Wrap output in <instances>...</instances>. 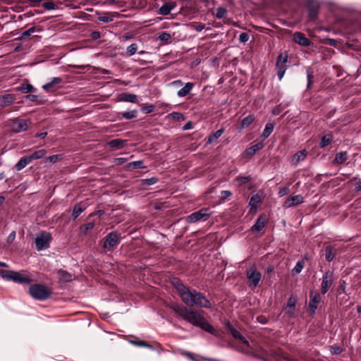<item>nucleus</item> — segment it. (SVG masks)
<instances>
[{
	"label": "nucleus",
	"instance_id": "4be33fe9",
	"mask_svg": "<svg viewBox=\"0 0 361 361\" xmlns=\"http://www.w3.org/2000/svg\"><path fill=\"white\" fill-rule=\"evenodd\" d=\"M31 161L28 156L23 157L16 164L15 169L17 171H21Z\"/></svg>",
	"mask_w": 361,
	"mask_h": 361
},
{
	"label": "nucleus",
	"instance_id": "6e6d98bb",
	"mask_svg": "<svg viewBox=\"0 0 361 361\" xmlns=\"http://www.w3.org/2000/svg\"><path fill=\"white\" fill-rule=\"evenodd\" d=\"M237 181L240 184V185H243V184H245L246 183H247L248 181H250L251 180V176H240V177H238L236 178Z\"/></svg>",
	"mask_w": 361,
	"mask_h": 361
},
{
	"label": "nucleus",
	"instance_id": "5701e85b",
	"mask_svg": "<svg viewBox=\"0 0 361 361\" xmlns=\"http://www.w3.org/2000/svg\"><path fill=\"white\" fill-rule=\"evenodd\" d=\"M348 159V153L346 152H340L336 154L334 159V164H341Z\"/></svg>",
	"mask_w": 361,
	"mask_h": 361
},
{
	"label": "nucleus",
	"instance_id": "f8f14e48",
	"mask_svg": "<svg viewBox=\"0 0 361 361\" xmlns=\"http://www.w3.org/2000/svg\"><path fill=\"white\" fill-rule=\"evenodd\" d=\"M293 39L296 44L305 47H310L312 44L303 33L300 32H296L293 34Z\"/></svg>",
	"mask_w": 361,
	"mask_h": 361
},
{
	"label": "nucleus",
	"instance_id": "72a5a7b5",
	"mask_svg": "<svg viewBox=\"0 0 361 361\" xmlns=\"http://www.w3.org/2000/svg\"><path fill=\"white\" fill-rule=\"evenodd\" d=\"M307 156V151L305 149H302L297 152L294 154L293 158V161L295 163H298L305 159Z\"/></svg>",
	"mask_w": 361,
	"mask_h": 361
},
{
	"label": "nucleus",
	"instance_id": "423d86ee",
	"mask_svg": "<svg viewBox=\"0 0 361 361\" xmlns=\"http://www.w3.org/2000/svg\"><path fill=\"white\" fill-rule=\"evenodd\" d=\"M28 120L20 118H15L8 121V126L11 131L15 133L26 130L28 128Z\"/></svg>",
	"mask_w": 361,
	"mask_h": 361
},
{
	"label": "nucleus",
	"instance_id": "1a4fd4ad",
	"mask_svg": "<svg viewBox=\"0 0 361 361\" xmlns=\"http://www.w3.org/2000/svg\"><path fill=\"white\" fill-rule=\"evenodd\" d=\"M120 243V238L117 232L112 231L105 238L103 247L105 250H111Z\"/></svg>",
	"mask_w": 361,
	"mask_h": 361
},
{
	"label": "nucleus",
	"instance_id": "39448f33",
	"mask_svg": "<svg viewBox=\"0 0 361 361\" xmlns=\"http://www.w3.org/2000/svg\"><path fill=\"white\" fill-rule=\"evenodd\" d=\"M211 214L212 213L209 212V209L204 207L188 216L186 221L190 224H193L199 221H206Z\"/></svg>",
	"mask_w": 361,
	"mask_h": 361
},
{
	"label": "nucleus",
	"instance_id": "393cba45",
	"mask_svg": "<svg viewBox=\"0 0 361 361\" xmlns=\"http://www.w3.org/2000/svg\"><path fill=\"white\" fill-rule=\"evenodd\" d=\"M336 255V250L331 245L325 247V259L327 262L333 261Z\"/></svg>",
	"mask_w": 361,
	"mask_h": 361
},
{
	"label": "nucleus",
	"instance_id": "052dcab7",
	"mask_svg": "<svg viewBox=\"0 0 361 361\" xmlns=\"http://www.w3.org/2000/svg\"><path fill=\"white\" fill-rule=\"evenodd\" d=\"M295 309H286L285 308V315H286L288 318H293L295 316Z\"/></svg>",
	"mask_w": 361,
	"mask_h": 361
},
{
	"label": "nucleus",
	"instance_id": "e2e57ef3",
	"mask_svg": "<svg viewBox=\"0 0 361 361\" xmlns=\"http://www.w3.org/2000/svg\"><path fill=\"white\" fill-rule=\"evenodd\" d=\"M338 291L339 294L344 293L345 292V281H340V285H339Z\"/></svg>",
	"mask_w": 361,
	"mask_h": 361
},
{
	"label": "nucleus",
	"instance_id": "ea45409f",
	"mask_svg": "<svg viewBox=\"0 0 361 361\" xmlns=\"http://www.w3.org/2000/svg\"><path fill=\"white\" fill-rule=\"evenodd\" d=\"M329 350L332 355H339L343 352V348L338 345H334L330 346Z\"/></svg>",
	"mask_w": 361,
	"mask_h": 361
},
{
	"label": "nucleus",
	"instance_id": "c03bdc74",
	"mask_svg": "<svg viewBox=\"0 0 361 361\" xmlns=\"http://www.w3.org/2000/svg\"><path fill=\"white\" fill-rule=\"evenodd\" d=\"M158 178L156 177H152L150 178H145L141 180L142 185H152L157 183Z\"/></svg>",
	"mask_w": 361,
	"mask_h": 361
},
{
	"label": "nucleus",
	"instance_id": "a19ab883",
	"mask_svg": "<svg viewBox=\"0 0 361 361\" xmlns=\"http://www.w3.org/2000/svg\"><path fill=\"white\" fill-rule=\"evenodd\" d=\"M227 13V10L224 7H219L216 10L215 16L218 19L223 18Z\"/></svg>",
	"mask_w": 361,
	"mask_h": 361
},
{
	"label": "nucleus",
	"instance_id": "f3484780",
	"mask_svg": "<svg viewBox=\"0 0 361 361\" xmlns=\"http://www.w3.org/2000/svg\"><path fill=\"white\" fill-rule=\"evenodd\" d=\"M63 82V79L60 77L53 78L50 82L42 85V89L46 92H51L53 89L61 85Z\"/></svg>",
	"mask_w": 361,
	"mask_h": 361
},
{
	"label": "nucleus",
	"instance_id": "7ed1b4c3",
	"mask_svg": "<svg viewBox=\"0 0 361 361\" xmlns=\"http://www.w3.org/2000/svg\"><path fill=\"white\" fill-rule=\"evenodd\" d=\"M30 295L35 300H45L49 298L51 294V291L47 286L42 284H32L29 287L28 290Z\"/></svg>",
	"mask_w": 361,
	"mask_h": 361
},
{
	"label": "nucleus",
	"instance_id": "473e14b6",
	"mask_svg": "<svg viewBox=\"0 0 361 361\" xmlns=\"http://www.w3.org/2000/svg\"><path fill=\"white\" fill-rule=\"evenodd\" d=\"M129 343H130L131 344H133L134 345L138 346V347H145V348H148L152 350L154 349V347L151 344H149V343H147L145 341L130 340Z\"/></svg>",
	"mask_w": 361,
	"mask_h": 361
},
{
	"label": "nucleus",
	"instance_id": "b1692460",
	"mask_svg": "<svg viewBox=\"0 0 361 361\" xmlns=\"http://www.w3.org/2000/svg\"><path fill=\"white\" fill-rule=\"evenodd\" d=\"M59 279L62 282H68L71 281L72 276L67 271L60 269L57 271Z\"/></svg>",
	"mask_w": 361,
	"mask_h": 361
},
{
	"label": "nucleus",
	"instance_id": "5fc2aeb1",
	"mask_svg": "<svg viewBox=\"0 0 361 361\" xmlns=\"http://www.w3.org/2000/svg\"><path fill=\"white\" fill-rule=\"evenodd\" d=\"M171 38V35L166 32H161L159 36V39L162 42H168Z\"/></svg>",
	"mask_w": 361,
	"mask_h": 361
},
{
	"label": "nucleus",
	"instance_id": "2eb2a0df",
	"mask_svg": "<svg viewBox=\"0 0 361 361\" xmlns=\"http://www.w3.org/2000/svg\"><path fill=\"white\" fill-rule=\"evenodd\" d=\"M304 202V198L300 195H297L288 197L283 204V206L286 208L297 206L302 204Z\"/></svg>",
	"mask_w": 361,
	"mask_h": 361
},
{
	"label": "nucleus",
	"instance_id": "a211bd4d",
	"mask_svg": "<svg viewBox=\"0 0 361 361\" xmlns=\"http://www.w3.org/2000/svg\"><path fill=\"white\" fill-rule=\"evenodd\" d=\"M195 84L191 82L185 83V85L177 92L178 97H183L188 95L194 87Z\"/></svg>",
	"mask_w": 361,
	"mask_h": 361
},
{
	"label": "nucleus",
	"instance_id": "412c9836",
	"mask_svg": "<svg viewBox=\"0 0 361 361\" xmlns=\"http://www.w3.org/2000/svg\"><path fill=\"white\" fill-rule=\"evenodd\" d=\"M126 140L121 139H114L108 142V145L113 149H122L126 143Z\"/></svg>",
	"mask_w": 361,
	"mask_h": 361
},
{
	"label": "nucleus",
	"instance_id": "4c0bfd02",
	"mask_svg": "<svg viewBox=\"0 0 361 361\" xmlns=\"http://www.w3.org/2000/svg\"><path fill=\"white\" fill-rule=\"evenodd\" d=\"M120 114L125 119L129 120L135 118L137 116V111L136 109H134L129 111L121 112Z\"/></svg>",
	"mask_w": 361,
	"mask_h": 361
},
{
	"label": "nucleus",
	"instance_id": "69168bd1",
	"mask_svg": "<svg viewBox=\"0 0 361 361\" xmlns=\"http://www.w3.org/2000/svg\"><path fill=\"white\" fill-rule=\"evenodd\" d=\"M25 99L31 102H37L38 96L35 94H27L25 96Z\"/></svg>",
	"mask_w": 361,
	"mask_h": 361
},
{
	"label": "nucleus",
	"instance_id": "a18cd8bd",
	"mask_svg": "<svg viewBox=\"0 0 361 361\" xmlns=\"http://www.w3.org/2000/svg\"><path fill=\"white\" fill-rule=\"evenodd\" d=\"M98 20L101 22L107 23L112 22L114 20V18L111 15L105 14L104 16H99Z\"/></svg>",
	"mask_w": 361,
	"mask_h": 361
},
{
	"label": "nucleus",
	"instance_id": "13d9d810",
	"mask_svg": "<svg viewBox=\"0 0 361 361\" xmlns=\"http://www.w3.org/2000/svg\"><path fill=\"white\" fill-rule=\"evenodd\" d=\"M181 355L188 357V359H190L192 361H198V360H195V357H193V353H192L190 352L183 350L181 352Z\"/></svg>",
	"mask_w": 361,
	"mask_h": 361
},
{
	"label": "nucleus",
	"instance_id": "3c124183",
	"mask_svg": "<svg viewBox=\"0 0 361 361\" xmlns=\"http://www.w3.org/2000/svg\"><path fill=\"white\" fill-rule=\"evenodd\" d=\"M35 32V27H32L29 28L28 30H27L26 31L22 32L20 35V38L21 39L27 38V37H30Z\"/></svg>",
	"mask_w": 361,
	"mask_h": 361
},
{
	"label": "nucleus",
	"instance_id": "c85d7f7f",
	"mask_svg": "<svg viewBox=\"0 0 361 361\" xmlns=\"http://www.w3.org/2000/svg\"><path fill=\"white\" fill-rule=\"evenodd\" d=\"M255 120V116L252 114H250L245 117L240 122V127L241 129L248 127Z\"/></svg>",
	"mask_w": 361,
	"mask_h": 361
},
{
	"label": "nucleus",
	"instance_id": "aec40b11",
	"mask_svg": "<svg viewBox=\"0 0 361 361\" xmlns=\"http://www.w3.org/2000/svg\"><path fill=\"white\" fill-rule=\"evenodd\" d=\"M263 147L264 144L262 142H259L247 149L245 153L249 157H252L257 151L262 149Z\"/></svg>",
	"mask_w": 361,
	"mask_h": 361
},
{
	"label": "nucleus",
	"instance_id": "49530a36",
	"mask_svg": "<svg viewBox=\"0 0 361 361\" xmlns=\"http://www.w3.org/2000/svg\"><path fill=\"white\" fill-rule=\"evenodd\" d=\"M11 270L0 269V276L6 281H10Z\"/></svg>",
	"mask_w": 361,
	"mask_h": 361
},
{
	"label": "nucleus",
	"instance_id": "680f3d73",
	"mask_svg": "<svg viewBox=\"0 0 361 361\" xmlns=\"http://www.w3.org/2000/svg\"><path fill=\"white\" fill-rule=\"evenodd\" d=\"M44 8L47 10H53L55 8V4L52 1H48L43 4Z\"/></svg>",
	"mask_w": 361,
	"mask_h": 361
},
{
	"label": "nucleus",
	"instance_id": "2f4dec72",
	"mask_svg": "<svg viewBox=\"0 0 361 361\" xmlns=\"http://www.w3.org/2000/svg\"><path fill=\"white\" fill-rule=\"evenodd\" d=\"M145 168V166L144 165V162L141 160L130 162L127 165V169L129 170Z\"/></svg>",
	"mask_w": 361,
	"mask_h": 361
},
{
	"label": "nucleus",
	"instance_id": "4468645a",
	"mask_svg": "<svg viewBox=\"0 0 361 361\" xmlns=\"http://www.w3.org/2000/svg\"><path fill=\"white\" fill-rule=\"evenodd\" d=\"M321 297L318 293L311 292L310 294L309 307L312 314H314L317 305L320 302Z\"/></svg>",
	"mask_w": 361,
	"mask_h": 361
},
{
	"label": "nucleus",
	"instance_id": "9b49d317",
	"mask_svg": "<svg viewBox=\"0 0 361 361\" xmlns=\"http://www.w3.org/2000/svg\"><path fill=\"white\" fill-rule=\"evenodd\" d=\"M247 277L250 286L256 287L261 280L262 274L255 267H252L247 271Z\"/></svg>",
	"mask_w": 361,
	"mask_h": 361
},
{
	"label": "nucleus",
	"instance_id": "4d7b16f0",
	"mask_svg": "<svg viewBox=\"0 0 361 361\" xmlns=\"http://www.w3.org/2000/svg\"><path fill=\"white\" fill-rule=\"evenodd\" d=\"M249 39L250 36L247 32H242L239 36V40L243 43L247 42L249 40Z\"/></svg>",
	"mask_w": 361,
	"mask_h": 361
},
{
	"label": "nucleus",
	"instance_id": "bb28decb",
	"mask_svg": "<svg viewBox=\"0 0 361 361\" xmlns=\"http://www.w3.org/2000/svg\"><path fill=\"white\" fill-rule=\"evenodd\" d=\"M265 224H266L265 221L262 219V216H259L257 219L255 224L252 226L251 229L252 231H260L264 228V227L265 226Z\"/></svg>",
	"mask_w": 361,
	"mask_h": 361
},
{
	"label": "nucleus",
	"instance_id": "cd10ccee",
	"mask_svg": "<svg viewBox=\"0 0 361 361\" xmlns=\"http://www.w3.org/2000/svg\"><path fill=\"white\" fill-rule=\"evenodd\" d=\"M174 8V6L169 4L164 3L159 9L158 13L161 15L166 16L170 13L171 10Z\"/></svg>",
	"mask_w": 361,
	"mask_h": 361
},
{
	"label": "nucleus",
	"instance_id": "de8ad7c7",
	"mask_svg": "<svg viewBox=\"0 0 361 361\" xmlns=\"http://www.w3.org/2000/svg\"><path fill=\"white\" fill-rule=\"evenodd\" d=\"M137 50V44H131L130 45H129L127 48V54L129 55V56H132L133 54H135L136 53Z\"/></svg>",
	"mask_w": 361,
	"mask_h": 361
},
{
	"label": "nucleus",
	"instance_id": "bf43d9fd",
	"mask_svg": "<svg viewBox=\"0 0 361 361\" xmlns=\"http://www.w3.org/2000/svg\"><path fill=\"white\" fill-rule=\"evenodd\" d=\"M232 195L230 190H222L221 192V197L222 200H226Z\"/></svg>",
	"mask_w": 361,
	"mask_h": 361
},
{
	"label": "nucleus",
	"instance_id": "f03ea898",
	"mask_svg": "<svg viewBox=\"0 0 361 361\" xmlns=\"http://www.w3.org/2000/svg\"><path fill=\"white\" fill-rule=\"evenodd\" d=\"M170 308L178 316L190 324L199 327L207 333L215 334L214 328L199 312L176 302L172 303Z\"/></svg>",
	"mask_w": 361,
	"mask_h": 361
},
{
	"label": "nucleus",
	"instance_id": "6ab92c4d",
	"mask_svg": "<svg viewBox=\"0 0 361 361\" xmlns=\"http://www.w3.org/2000/svg\"><path fill=\"white\" fill-rule=\"evenodd\" d=\"M119 99L122 102L137 103V96L134 94L122 93L119 95Z\"/></svg>",
	"mask_w": 361,
	"mask_h": 361
},
{
	"label": "nucleus",
	"instance_id": "37998d69",
	"mask_svg": "<svg viewBox=\"0 0 361 361\" xmlns=\"http://www.w3.org/2000/svg\"><path fill=\"white\" fill-rule=\"evenodd\" d=\"M83 212V209L78 204L75 205L72 212V217L76 219Z\"/></svg>",
	"mask_w": 361,
	"mask_h": 361
},
{
	"label": "nucleus",
	"instance_id": "a878e982",
	"mask_svg": "<svg viewBox=\"0 0 361 361\" xmlns=\"http://www.w3.org/2000/svg\"><path fill=\"white\" fill-rule=\"evenodd\" d=\"M333 140V135L331 133L324 135L320 141L319 147L324 148L331 143Z\"/></svg>",
	"mask_w": 361,
	"mask_h": 361
},
{
	"label": "nucleus",
	"instance_id": "0eeeda50",
	"mask_svg": "<svg viewBox=\"0 0 361 361\" xmlns=\"http://www.w3.org/2000/svg\"><path fill=\"white\" fill-rule=\"evenodd\" d=\"M10 281H12L15 283L20 284H29L32 281V279L27 274V271H12L10 277Z\"/></svg>",
	"mask_w": 361,
	"mask_h": 361
},
{
	"label": "nucleus",
	"instance_id": "774afa93",
	"mask_svg": "<svg viewBox=\"0 0 361 361\" xmlns=\"http://www.w3.org/2000/svg\"><path fill=\"white\" fill-rule=\"evenodd\" d=\"M289 192V188L287 187H284L280 189L279 192V195L280 197H282L285 195H287Z\"/></svg>",
	"mask_w": 361,
	"mask_h": 361
},
{
	"label": "nucleus",
	"instance_id": "f257e3e1",
	"mask_svg": "<svg viewBox=\"0 0 361 361\" xmlns=\"http://www.w3.org/2000/svg\"><path fill=\"white\" fill-rule=\"evenodd\" d=\"M172 284L176 289L182 302L187 306H196L201 308L209 309L212 307L211 302L206 296L195 289H190L179 279H174Z\"/></svg>",
	"mask_w": 361,
	"mask_h": 361
},
{
	"label": "nucleus",
	"instance_id": "9d476101",
	"mask_svg": "<svg viewBox=\"0 0 361 361\" xmlns=\"http://www.w3.org/2000/svg\"><path fill=\"white\" fill-rule=\"evenodd\" d=\"M334 282V274L332 271L327 270L322 276V280L321 283V293L326 294Z\"/></svg>",
	"mask_w": 361,
	"mask_h": 361
},
{
	"label": "nucleus",
	"instance_id": "20e7f679",
	"mask_svg": "<svg viewBox=\"0 0 361 361\" xmlns=\"http://www.w3.org/2000/svg\"><path fill=\"white\" fill-rule=\"evenodd\" d=\"M51 240V236L49 233L42 231L38 233L35 240L37 250L42 251L49 248Z\"/></svg>",
	"mask_w": 361,
	"mask_h": 361
},
{
	"label": "nucleus",
	"instance_id": "6e6552de",
	"mask_svg": "<svg viewBox=\"0 0 361 361\" xmlns=\"http://www.w3.org/2000/svg\"><path fill=\"white\" fill-rule=\"evenodd\" d=\"M288 61V54L286 53H281L279 55L276 63L278 70L277 76L281 80L284 76L285 72L288 68L286 63Z\"/></svg>",
	"mask_w": 361,
	"mask_h": 361
},
{
	"label": "nucleus",
	"instance_id": "7c9ffc66",
	"mask_svg": "<svg viewBox=\"0 0 361 361\" xmlns=\"http://www.w3.org/2000/svg\"><path fill=\"white\" fill-rule=\"evenodd\" d=\"M231 332L232 336L235 338L240 340L243 343H244L247 345H249L247 340L241 334V333L239 331H238L235 329H231Z\"/></svg>",
	"mask_w": 361,
	"mask_h": 361
},
{
	"label": "nucleus",
	"instance_id": "79ce46f5",
	"mask_svg": "<svg viewBox=\"0 0 361 361\" xmlns=\"http://www.w3.org/2000/svg\"><path fill=\"white\" fill-rule=\"evenodd\" d=\"M318 14L317 8L314 6H310L308 11V16L310 19L314 20Z\"/></svg>",
	"mask_w": 361,
	"mask_h": 361
},
{
	"label": "nucleus",
	"instance_id": "e433bc0d",
	"mask_svg": "<svg viewBox=\"0 0 361 361\" xmlns=\"http://www.w3.org/2000/svg\"><path fill=\"white\" fill-rule=\"evenodd\" d=\"M18 90L22 93H28L35 91V88L30 84H22Z\"/></svg>",
	"mask_w": 361,
	"mask_h": 361
},
{
	"label": "nucleus",
	"instance_id": "864d4df0",
	"mask_svg": "<svg viewBox=\"0 0 361 361\" xmlns=\"http://www.w3.org/2000/svg\"><path fill=\"white\" fill-rule=\"evenodd\" d=\"M47 159L52 164H55L57 161L62 159V154H54L49 156Z\"/></svg>",
	"mask_w": 361,
	"mask_h": 361
},
{
	"label": "nucleus",
	"instance_id": "338daca9",
	"mask_svg": "<svg viewBox=\"0 0 361 361\" xmlns=\"http://www.w3.org/2000/svg\"><path fill=\"white\" fill-rule=\"evenodd\" d=\"M205 27V25L202 23H198L195 25H193L194 30H195L197 32H201L203 30Z\"/></svg>",
	"mask_w": 361,
	"mask_h": 361
},
{
	"label": "nucleus",
	"instance_id": "c756f323",
	"mask_svg": "<svg viewBox=\"0 0 361 361\" xmlns=\"http://www.w3.org/2000/svg\"><path fill=\"white\" fill-rule=\"evenodd\" d=\"M274 125L273 123H267L265 126V128L262 133V137L264 139H266L269 137L271 133L274 130Z\"/></svg>",
	"mask_w": 361,
	"mask_h": 361
},
{
	"label": "nucleus",
	"instance_id": "58836bf2",
	"mask_svg": "<svg viewBox=\"0 0 361 361\" xmlns=\"http://www.w3.org/2000/svg\"><path fill=\"white\" fill-rule=\"evenodd\" d=\"M296 303H297V298L295 296L292 295L288 298L286 307V309H295Z\"/></svg>",
	"mask_w": 361,
	"mask_h": 361
},
{
	"label": "nucleus",
	"instance_id": "f704fd0d",
	"mask_svg": "<svg viewBox=\"0 0 361 361\" xmlns=\"http://www.w3.org/2000/svg\"><path fill=\"white\" fill-rule=\"evenodd\" d=\"M224 133V129H219L214 132V133L211 134L207 139V142L209 144H212V142L217 140L219 137H220Z\"/></svg>",
	"mask_w": 361,
	"mask_h": 361
},
{
	"label": "nucleus",
	"instance_id": "09e8293b",
	"mask_svg": "<svg viewBox=\"0 0 361 361\" xmlns=\"http://www.w3.org/2000/svg\"><path fill=\"white\" fill-rule=\"evenodd\" d=\"M155 109V106L154 104H149V105H143L141 107V110L145 114H149L152 113Z\"/></svg>",
	"mask_w": 361,
	"mask_h": 361
},
{
	"label": "nucleus",
	"instance_id": "dca6fc26",
	"mask_svg": "<svg viewBox=\"0 0 361 361\" xmlns=\"http://www.w3.org/2000/svg\"><path fill=\"white\" fill-rule=\"evenodd\" d=\"M16 97L14 94H6L0 95V107L5 108L11 105Z\"/></svg>",
	"mask_w": 361,
	"mask_h": 361
},
{
	"label": "nucleus",
	"instance_id": "8fccbe9b",
	"mask_svg": "<svg viewBox=\"0 0 361 361\" xmlns=\"http://www.w3.org/2000/svg\"><path fill=\"white\" fill-rule=\"evenodd\" d=\"M304 267V262L303 261H298L295 266L294 267L293 271L295 274H299L301 272Z\"/></svg>",
	"mask_w": 361,
	"mask_h": 361
},
{
	"label": "nucleus",
	"instance_id": "0e129e2a",
	"mask_svg": "<svg viewBox=\"0 0 361 361\" xmlns=\"http://www.w3.org/2000/svg\"><path fill=\"white\" fill-rule=\"evenodd\" d=\"M94 226V223H93V222H88V223L85 224L84 225L85 233H87L89 231H91L92 229H93Z\"/></svg>",
	"mask_w": 361,
	"mask_h": 361
},
{
	"label": "nucleus",
	"instance_id": "ddd939ff",
	"mask_svg": "<svg viewBox=\"0 0 361 361\" xmlns=\"http://www.w3.org/2000/svg\"><path fill=\"white\" fill-rule=\"evenodd\" d=\"M263 196L262 193H257L253 195L249 202V207H250V212H256L258 206L262 202Z\"/></svg>",
	"mask_w": 361,
	"mask_h": 361
},
{
	"label": "nucleus",
	"instance_id": "603ef678",
	"mask_svg": "<svg viewBox=\"0 0 361 361\" xmlns=\"http://www.w3.org/2000/svg\"><path fill=\"white\" fill-rule=\"evenodd\" d=\"M306 71L307 75V87H309L312 83L314 75L310 67L307 68Z\"/></svg>",
	"mask_w": 361,
	"mask_h": 361
},
{
	"label": "nucleus",
	"instance_id": "c9c22d12",
	"mask_svg": "<svg viewBox=\"0 0 361 361\" xmlns=\"http://www.w3.org/2000/svg\"><path fill=\"white\" fill-rule=\"evenodd\" d=\"M47 154V151L44 149L35 151L30 156H28L32 161L34 159H39L44 157Z\"/></svg>",
	"mask_w": 361,
	"mask_h": 361
}]
</instances>
